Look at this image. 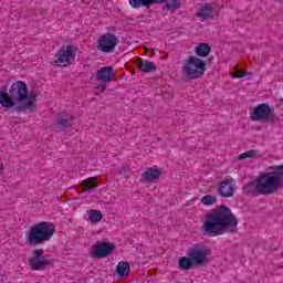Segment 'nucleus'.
<instances>
[{
    "mask_svg": "<svg viewBox=\"0 0 283 283\" xmlns=\"http://www.w3.org/2000/svg\"><path fill=\"white\" fill-rule=\"evenodd\" d=\"M277 180H280V175L263 172L255 180L249 181L243 186V193L252 198L271 196L277 191Z\"/></svg>",
    "mask_w": 283,
    "mask_h": 283,
    "instance_id": "nucleus-1",
    "label": "nucleus"
},
{
    "mask_svg": "<svg viewBox=\"0 0 283 283\" xmlns=\"http://www.w3.org/2000/svg\"><path fill=\"white\" fill-rule=\"evenodd\" d=\"M222 233H238V218L224 205L213 210V235H222Z\"/></svg>",
    "mask_w": 283,
    "mask_h": 283,
    "instance_id": "nucleus-2",
    "label": "nucleus"
},
{
    "mask_svg": "<svg viewBox=\"0 0 283 283\" xmlns=\"http://www.w3.org/2000/svg\"><path fill=\"white\" fill-rule=\"evenodd\" d=\"M9 94L17 103L15 112H25V109H29L30 114L34 112V103H36V95H28V84H25V82H14L9 88Z\"/></svg>",
    "mask_w": 283,
    "mask_h": 283,
    "instance_id": "nucleus-3",
    "label": "nucleus"
},
{
    "mask_svg": "<svg viewBox=\"0 0 283 283\" xmlns=\"http://www.w3.org/2000/svg\"><path fill=\"white\" fill-rule=\"evenodd\" d=\"M56 233L52 222L42 221L31 226L30 230L25 233V244L29 247H38V244H45L50 242Z\"/></svg>",
    "mask_w": 283,
    "mask_h": 283,
    "instance_id": "nucleus-4",
    "label": "nucleus"
},
{
    "mask_svg": "<svg viewBox=\"0 0 283 283\" xmlns=\"http://www.w3.org/2000/svg\"><path fill=\"white\" fill-rule=\"evenodd\" d=\"M186 78H200L205 72H207V62L200 57L190 55L185 62L181 70Z\"/></svg>",
    "mask_w": 283,
    "mask_h": 283,
    "instance_id": "nucleus-5",
    "label": "nucleus"
},
{
    "mask_svg": "<svg viewBox=\"0 0 283 283\" xmlns=\"http://www.w3.org/2000/svg\"><path fill=\"white\" fill-rule=\"evenodd\" d=\"M118 36L112 32L103 33L96 44L97 52H102V54H112L116 51L118 46Z\"/></svg>",
    "mask_w": 283,
    "mask_h": 283,
    "instance_id": "nucleus-6",
    "label": "nucleus"
},
{
    "mask_svg": "<svg viewBox=\"0 0 283 283\" xmlns=\"http://www.w3.org/2000/svg\"><path fill=\"white\" fill-rule=\"evenodd\" d=\"M128 3L134 9L151 8L154 3H165V8L172 12L178 10L181 6L180 0H128Z\"/></svg>",
    "mask_w": 283,
    "mask_h": 283,
    "instance_id": "nucleus-7",
    "label": "nucleus"
},
{
    "mask_svg": "<svg viewBox=\"0 0 283 283\" xmlns=\"http://www.w3.org/2000/svg\"><path fill=\"white\" fill-rule=\"evenodd\" d=\"M55 64L57 67H67L72 65V61L76 57V52L72 45L62 46L55 55Z\"/></svg>",
    "mask_w": 283,
    "mask_h": 283,
    "instance_id": "nucleus-8",
    "label": "nucleus"
},
{
    "mask_svg": "<svg viewBox=\"0 0 283 283\" xmlns=\"http://www.w3.org/2000/svg\"><path fill=\"white\" fill-rule=\"evenodd\" d=\"M186 255L192 260L195 266H202L209 256V250L202 245H195L186 251Z\"/></svg>",
    "mask_w": 283,
    "mask_h": 283,
    "instance_id": "nucleus-9",
    "label": "nucleus"
},
{
    "mask_svg": "<svg viewBox=\"0 0 283 283\" xmlns=\"http://www.w3.org/2000/svg\"><path fill=\"white\" fill-rule=\"evenodd\" d=\"M114 249H116L114 243L103 241L96 245H93L91 255L94 258V260H103V258H107V255L113 253Z\"/></svg>",
    "mask_w": 283,
    "mask_h": 283,
    "instance_id": "nucleus-10",
    "label": "nucleus"
},
{
    "mask_svg": "<svg viewBox=\"0 0 283 283\" xmlns=\"http://www.w3.org/2000/svg\"><path fill=\"white\" fill-rule=\"evenodd\" d=\"M29 266L32 271H43V269L48 266V259L43 256V249L33 251V256L29 259Z\"/></svg>",
    "mask_w": 283,
    "mask_h": 283,
    "instance_id": "nucleus-11",
    "label": "nucleus"
},
{
    "mask_svg": "<svg viewBox=\"0 0 283 283\" xmlns=\"http://www.w3.org/2000/svg\"><path fill=\"white\" fill-rule=\"evenodd\" d=\"M271 114V105L269 104H259L254 107V109L250 113V119L253 122L261 120L265 123Z\"/></svg>",
    "mask_w": 283,
    "mask_h": 283,
    "instance_id": "nucleus-12",
    "label": "nucleus"
},
{
    "mask_svg": "<svg viewBox=\"0 0 283 283\" xmlns=\"http://www.w3.org/2000/svg\"><path fill=\"white\" fill-rule=\"evenodd\" d=\"M233 182V178H226L220 182L217 191L221 198H233L235 195V184Z\"/></svg>",
    "mask_w": 283,
    "mask_h": 283,
    "instance_id": "nucleus-13",
    "label": "nucleus"
},
{
    "mask_svg": "<svg viewBox=\"0 0 283 283\" xmlns=\"http://www.w3.org/2000/svg\"><path fill=\"white\" fill-rule=\"evenodd\" d=\"M114 66H103L96 72V78L102 83H112V81H114Z\"/></svg>",
    "mask_w": 283,
    "mask_h": 283,
    "instance_id": "nucleus-14",
    "label": "nucleus"
},
{
    "mask_svg": "<svg viewBox=\"0 0 283 283\" xmlns=\"http://www.w3.org/2000/svg\"><path fill=\"white\" fill-rule=\"evenodd\" d=\"M0 105L6 109H14L17 112V102L12 98V95L8 92L0 91Z\"/></svg>",
    "mask_w": 283,
    "mask_h": 283,
    "instance_id": "nucleus-15",
    "label": "nucleus"
},
{
    "mask_svg": "<svg viewBox=\"0 0 283 283\" xmlns=\"http://www.w3.org/2000/svg\"><path fill=\"white\" fill-rule=\"evenodd\" d=\"M161 175L163 172L159 169L148 168L142 174V182H155Z\"/></svg>",
    "mask_w": 283,
    "mask_h": 283,
    "instance_id": "nucleus-16",
    "label": "nucleus"
},
{
    "mask_svg": "<svg viewBox=\"0 0 283 283\" xmlns=\"http://www.w3.org/2000/svg\"><path fill=\"white\" fill-rule=\"evenodd\" d=\"M202 233L205 235H211V233H213V212H209L208 214L202 217Z\"/></svg>",
    "mask_w": 283,
    "mask_h": 283,
    "instance_id": "nucleus-17",
    "label": "nucleus"
},
{
    "mask_svg": "<svg viewBox=\"0 0 283 283\" xmlns=\"http://www.w3.org/2000/svg\"><path fill=\"white\" fill-rule=\"evenodd\" d=\"M136 65L139 72H143L144 74H149V72H155L156 70V63L148 60L139 59Z\"/></svg>",
    "mask_w": 283,
    "mask_h": 283,
    "instance_id": "nucleus-18",
    "label": "nucleus"
},
{
    "mask_svg": "<svg viewBox=\"0 0 283 283\" xmlns=\"http://www.w3.org/2000/svg\"><path fill=\"white\" fill-rule=\"evenodd\" d=\"M94 189H98L96 177H90L82 180V191H92Z\"/></svg>",
    "mask_w": 283,
    "mask_h": 283,
    "instance_id": "nucleus-19",
    "label": "nucleus"
},
{
    "mask_svg": "<svg viewBox=\"0 0 283 283\" xmlns=\"http://www.w3.org/2000/svg\"><path fill=\"white\" fill-rule=\"evenodd\" d=\"M178 266H179L180 271H191V269H193V266H196V265H195L191 256H181V258H179Z\"/></svg>",
    "mask_w": 283,
    "mask_h": 283,
    "instance_id": "nucleus-20",
    "label": "nucleus"
},
{
    "mask_svg": "<svg viewBox=\"0 0 283 283\" xmlns=\"http://www.w3.org/2000/svg\"><path fill=\"white\" fill-rule=\"evenodd\" d=\"M129 271H132V266L128 262L120 261L116 266V273L119 277H127Z\"/></svg>",
    "mask_w": 283,
    "mask_h": 283,
    "instance_id": "nucleus-21",
    "label": "nucleus"
},
{
    "mask_svg": "<svg viewBox=\"0 0 283 283\" xmlns=\"http://www.w3.org/2000/svg\"><path fill=\"white\" fill-rule=\"evenodd\" d=\"M196 15L198 17V19H200V21H206V19H209V17H211V7L207 4L201 6L200 9H198V11L196 12Z\"/></svg>",
    "mask_w": 283,
    "mask_h": 283,
    "instance_id": "nucleus-22",
    "label": "nucleus"
},
{
    "mask_svg": "<svg viewBox=\"0 0 283 283\" xmlns=\"http://www.w3.org/2000/svg\"><path fill=\"white\" fill-rule=\"evenodd\" d=\"M196 55L200 57L209 56V52H211V46L207 43H200L195 49Z\"/></svg>",
    "mask_w": 283,
    "mask_h": 283,
    "instance_id": "nucleus-23",
    "label": "nucleus"
},
{
    "mask_svg": "<svg viewBox=\"0 0 283 283\" xmlns=\"http://www.w3.org/2000/svg\"><path fill=\"white\" fill-rule=\"evenodd\" d=\"M88 220L91 222V224H96L98 222H101V220H103V212L101 210H88Z\"/></svg>",
    "mask_w": 283,
    "mask_h": 283,
    "instance_id": "nucleus-24",
    "label": "nucleus"
},
{
    "mask_svg": "<svg viewBox=\"0 0 283 283\" xmlns=\"http://www.w3.org/2000/svg\"><path fill=\"white\" fill-rule=\"evenodd\" d=\"M74 118L73 117H62L59 119L57 127L59 129H67V127H72Z\"/></svg>",
    "mask_w": 283,
    "mask_h": 283,
    "instance_id": "nucleus-25",
    "label": "nucleus"
},
{
    "mask_svg": "<svg viewBox=\"0 0 283 283\" xmlns=\"http://www.w3.org/2000/svg\"><path fill=\"white\" fill-rule=\"evenodd\" d=\"M258 156H259L258 150H248V151L241 154L238 157V160H244L247 158H258Z\"/></svg>",
    "mask_w": 283,
    "mask_h": 283,
    "instance_id": "nucleus-26",
    "label": "nucleus"
},
{
    "mask_svg": "<svg viewBox=\"0 0 283 283\" xmlns=\"http://www.w3.org/2000/svg\"><path fill=\"white\" fill-rule=\"evenodd\" d=\"M264 123H280V116L277 114L273 113L271 108V114L268 115V118H265Z\"/></svg>",
    "mask_w": 283,
    "mask_h": 283,
    "instance_id": "nucleus-27",
    "label": "nucleus"
},
{
    "mask_svg": "<svg viewBox=\"0 0 283 283\" xmlns=\"http://www.w3.org/2000/svg\"><path fill=\"white\" fill-rule=\"evenodd\" d=\"M201 205H205L206 207H209L213 205V196L206 195L201 198Z\"/></svg>",
    "mask_w": 283,
    "mask_h": 283,
    "instance_id": "nucleus-28",
    "label": "nucleus"
},
{
    "mask_svg": "<svg viewBox=\"0 0 283 283\" xmlns=\"http://www.w3.org/2000/svg\"><path fill=\"white\" fill-rule=\"evenodd\" d=\"M247 74H251V73L235 69V71L232 73V77L233 78H244V76H247Z\"/></svg>",
    "mask_w": 283,
    "mask_h": 283,
    "instance_id": "nucleus-29",
    "label": "nucleus"
},
{
    "mask_svg": "<svg viewBox=\"0 0 283 283\" xmlns=\"http://www.w3.org/2000/svg\"><path fill=\"white\" fill-rule=\"evenodd\" d=\"M96 90H102V92H105L107 90V86L105 84H102L97 86Z\"/></svg>",
    "mask_w": 283,
    "mask_h": 283,
    "instance_id": "nucleus-30",
    "label": "nucleus"
},
{
    "mask_svg": "<svg viewBox=\"0 0 283 283\" xmlns=\"http://www.w3.org/2000/svg\"><path fill=\"white\" fill-rule=\"evenodd\" d=\"M3 171V164H0V174Z\"/></svg>",
    "mask_w": 283,
    "mask_h": 283,
    "instance_id": "nucleus-31",
    "label": "nucleus"
},
{
    "mask_svg": "<svg viewBox=\"0 0 283 283\" xmlns=\"http://www.w3.org/2000/svg\"><path fill=\"white\" fill-rule=\"evenodd\" d=\"M216 200H217L216 197H213V202H216Z\"/></svg>",
    "mask_w": 283,
    "mask_h": 283,
    "instance_id": "nucleus-32",
    "label": "nucleus"
}]
</instances>
